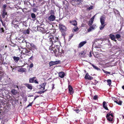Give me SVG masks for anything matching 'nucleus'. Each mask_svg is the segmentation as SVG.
<instances>
[{"instance_id":"nucleus-54","label":"nucleus","mask_w":124,"mask_h":124,"mask_svg":"<svg viewBox=\"0 0 124 124\" xmlns=\"http://www.w3.org/2000/svg\"><path fill=\"white\" fill-rule=\"evenodd\" d=\"M54 84H53L52 85V89H54Z\"/></svg>"},{"instance_id":"nucleus-57","label":"nucleus","mask_w":124,"mask_h":124,"mask_svg":"<svg viewBox=\"0 0 124 124\" xmlns=\"http://www.w3.org/2000/svg\"><path fill=\"white\" fill-rule=\"evenodd\" d=\"M39 97V96H38V95H37L35 97H34V100H35V99H36L37 98V97Z\"/></svg>"},{"instance_id":"nucleus-6","label":"nucleus","mask_w":124,"mask_h":124,"mask_svg":"<svg viewBox=\"0 0 124 124\" xmlns=\"http://www.w3.org/2000/svg\"><path fill=\"white\" fill-rule=\"evenodd\" d=\"M29 82L30 83H34L36 84H38V82L36 77H34L30 78L29 79Z\"/></svg>"},{"instance_id":"nucleus-49","label":"nucleus","mask_w":124,"mask_h":124,"mask_svg":"<svg viewBox=\"0 0 124 124\" xmlns=\"http://www.w3.org/2000/svg\"><path fill=\"white\" fill-rule=\"evenodd\" d=\"M33 64L32 63H31L30 65L29 66L30 67V68H32V67L33 66Z\"/></svg>"},{"instance_id":"nucleus-20","label":"nucleus","mask_w":124,"mask_h":124,"mask_svg":"<svg viewBox=\"0 0 124 124\" xmlns=\"http://www.w3.org/2000/svg\"><path fill=\"white\" fill-rule=\"evenodd\" d=\"M86 54L85 51V50H84L82 51L79 53V55L83 56V57H84Z\"/></svg>"},{"instance_id":"nucleus-64","label":"nucleus","mask_w":124,"mask_h":124,"mask_svg":"<svg viewBox=\"0 0 124 124\" xmlns=\"http://www.w3.org/2000/svg\"><path fill=\"white\" fill-rule=\"evenodd\" d=\"M1 80V77H0V81Z\"/></svg>"},{"instance_id":"nucleus-11","label":"nucleus","mask_w":124,"mask_h":124,"mask_svg":"<svg viewBox=\"0 0 124 124\" xmlns=\"http://www.w3.org/2000/svg\"><path fill=\"white\" fill-rule=\"evenodd\" d=\"M55 17L54 15H51L48 18V20L50 21H53L54 20Z\"/></svg>"},{"instance_id":"nucleus-18","label":"nucleus","mask_w":124,"mask_h":124,"mask_svg":"<svg viewBox=\"0 0 124 124\" xmlns=\"http://www.w3.org/2000/svg\"><path fill=\"white\" fill-rule=\"evenodd\" d=\"M109 37L111 39L115 41H116V37L114 35L112 34H110L109 35Z\"/></svg>"},{"instance_id":"nucleus-44","label":"nucleus","mask_w":124,"mask_h":124,"mask_svg":"<svg viewBox=\"0 0 124 124\" xmlns=\"http://www.w3.org/2000/svg\"><path fill=\"white\" fill-rule=\"evenodd\" d=\"M78 28L77 27H76V28H74L73 29V30H74V31H77V30H78Z\"/></svg>"},{"instance_id":"nucleus-41","label":"nucleus","mask_w":124,"mask_h":124,"mask_svg":"<svg viewBox=\"0 0 124 124\" xmlns=\"http://www.w3.org/2000/svg\"><path fill=\"white\" fill-rule=\"evenodd\" d=\"M4 29L3 28H1L0 29V32L1 33H4Z\"/></svg>"},{"instance_id":"nucleus-8","label":"nucleus","mask_w":124,"mask_h":124,"mask_svg":"<svg viewBox=\"0 0 124 124\" xmlns=\"http://www.w3.org/2000/svg\"><path fill=\"white\" fill-rule=\"evenodd\" d=\"M61 63V62L59 60L55 61H51L49 63V66L50 67H51L54 65L59 64H60Z\"/></svg>"},{"instance_id":"nucleus-5","label":"nucleus","mask_w":124,"mask_h":124,"mask_svg":"<svg viewBox=\"0 0 124 124\" xmlns=\"http://www.w3.org/2000/svg\"><path fill=\"white\" fill-rule=\"evenodd\" d=\"M106 117L107 120L108 121L112 122L113 121L114 116L112 114L110 115L109 114H107L106 115Z\"/></svg>"},{"instance_id":"nucleus-63","label":"nucleus","mask_w":124,"mask_h":124,"mask_svg":"<svg viewBox=\"0 0 124 124\" xmlns=\"http://www.w3.org/2000/svg\"><path fill=\"white\" fill-rule=\"evenodd\" d=\"M2 55L1 54H0V57H2Z\"/></svg>"},{"instance_id":"nucleus-9","label":"nucleus","mask_w":124,"mask_h":124,"mask_svg":"<svg viewBox=\"0 0 124 124\" xmlns=\"http://www.w3.org/2000/svg\"><path fill=\"white\" fill-rule=\"evenodd\" d=\"M69 92L70 94H72L74 93V91L73 88L70 85H69L68 86Z\"/></svg>"},{"instance_id":"nucleus-7","label":"nucleus","mask_w":124,"mask_h":124,"mask_svg":"<svg viewBox=\"0 0 124 124\" xmlns=\"http://www.w3.org/2000/svg\"><path fill=\"white\" fill-rule=\"evenodd\" d=\"M10 94L13 97H16V95L18 93V91L15 89H12L10 91Z\"/></svg>"},{"instance_id":"nucleus-12","label":"nucleus","mask_w":124,"mask_h":124,"mask_svg":"<svg viewBox=\"0 0 124 124\" xmlns=\"http://www.w3.org/2000/svg\"><path fill=\"white\" fill-rule=\"evenodd\" d=\"M46 84V83H44L43 84H42L39 85V88H39L40 89H41V90H44L45 89V86Z\"/></svg>"},{"instance_id":"nucleus-4","label":"nucleus","mask_w":124,"mask_h":124,"mask_svg":"<svg viewBox=\"0 0 124 124\" xmlns=\"http://www.w3.org/2000/svg\"><path fill=\"white\" fill-rule=\"evenodd\" d=\"M106 18L104 15H102L100 18V21L101 23V25L100 26L99 28L101 30L103 29L105 25V20Z\"/></svg>"},{"instance_id":"nucleus-50","label":"nucleus","mask_w":124,"mask_h":124,"mask_svg":"<svg viewBox=\"0 0 124 124\" xmlns=\"http://www.w3.org/2000/svg\"><path fill=\"white\" fill-rule=\"evenodd\" d=\"M87 9H88V10H90L91 9H93V7L92 6H90L87 8Z\"/></svg>"},{"instance_id":"nucleus-56","label":"nucleus","mask_w":124,"mask_h":124,"mask_svg":"<svg viewBox=\"0 0 124 124\" xmlns=\"http://www.w3.org/2000/svg\"><path fill=\"white\" fill-rule=\"evenodd\" d=\"M92 56V55L91 54V51H90V54L89 55V56L90 57H91Z\"/></svg>"},{"instance_id":"nucleus-39","label":"nucleus","mask_w":124,"mask_h":124,"mask_svg":"<svg viewBox=\"0 0 124 124\" xmlns=\"http://www.w3.org/2000/svg\"><path fill=\"white\" fill-rule=\"evenodd\" d=\"M33 101H32L30 103H29V104L27 106H26V108H27L30 106H32V104L33 103Z\"/></svg>"},{"instance_id":"nucleus-40","label":"nucleus","mask_w":124,"mask_h":124,"mask_svg":"<svg viewBox=\"0 0 124 124\" xmlns=\"http://www.w3.org/2000/svg\"><path fill=\"white\" fill-rule=\"evenodd\" d=\"M95 16H93L91 18V19H90V21H92V22H93V21H94V18Z\"/></svg>"},{"instance_id":"nucleus-28","label":"nucleus","mask_w":124,"mask_h":124,"mask_svg":"<svg viewBox=\"0 0 124 124\" xmlns=\"http://www.w3.org/2000/svg\"><path fill=\"white\" fill-rule=\"evenodd\" d=\"M30 32V31L28 29L26 30H24L23 31V33L25 34H29Z\"/></svg>"},{"instance_id":"nucleus-15","label":"nucleus","mask_w":124,"mask_h":124,"mask_svg":"<svg viewBox=\"0 0 124 124\" xmlns=\"http://www.w3.org/2000/svg\"><path fill=\"white\" fill-rule=\"evenodd\" d=\"M24 85L26 86L28 89L30 90H31L32 88V85L29 83H26L24 84Z\"/></svg>"},{"instance_id":"nucleus-46","label":"nucleus","mask_w":124,"mask_h":124,"mask_svg":"<svg viewBox=\"0 0 124 124\" xmlns=\"http://www.w3.org/2000/svg\"><path fill=\"white\" fill-rule=\"evenodd\" d=\"M95 25H94V24H93V25L91 26L90 27L91 28H92L93 29H94L95 28Z\"/></svg>"},{"instance_id":"nucleus-24","label":"nucleus","mask_w":124,"mask_h":124,"mask_svg":"<svg viewBox=\"0 0 124 124\" xmlns=\"http://www.w3.org/2000/svg\"><path fill=\"white\" fill-rule=\"evenodd\" d=\"M18 21L15 19H14L12 21V24L14 25H16L18 23Z\"/></svg>"},{"instance_id":"nucleus-27","label":"nucleus","mask_w":124,"mask_h":124,"mask_svg":"<svg viewBox=\"0 0 124 124\" xmlns=\"http://www.w3.org/2000/svg\"><path fill=\"white\" fill-rule=\"evenodd\" d=\"M91 65L92 66L93 68L97 70H100V69L98 68V67L96 66L95 65L93 64H92V63H90Z\"/></svg>"},{"instance_id":"nucleus-38","label":"nucleus","mask_w":124,"mask_h":124,"mask_svg":"<svg viewBox=\"0 0 124 124\" xmlns=\"http://www.w3.org/2000/svg\"><path fill=\"white\" fill-rule=\"evenodd\" d=\"M103 70V72L105 73L106 74H110V72H108L107 71H106L104 70Z\"/></svg>"},{"instance_id":"nucleus-17","label":"nucleus","mask_w":124,"mask_h":124,"mask_svg":"<svg viewBox=\"0 0 124 124\" xmlns=\"http://www.w3.org/2000/svg\"><path fill=\"white\" fill-rule=\"evenodd\" d=\"M58 75L60 77L62 78L64 77L65 74L64 72H61L59 73Z\"/></svg>"},{"instance_id":"nucleus-14","label":"nucleus","mask_w":124,"mask_h":124,"mask_svg":"<svg viewBox=\"0 0 124 124\" xmlns=\"http://www.w3.org/2000/svg\"><path fill=\"white\" fill-rule=\"evenodd\" d=\"M85 78L86 79L89 80H91L93 79V77H91V76H89L88 73L86 74L85 76Z\"/></svg>"},{"instance_id":"nucleus-55","label":"nucleus","mask_w":124,"mask_h":124,"mask_svg":"<svg viewBox=\"0 0 124 124\" xmlns=\"http://www.w3.org/2000/svg\"><path fill=\"white\" fill-rule=\"evenodd\" d=\"M33 58V56H32V55L29 58L30 60H32Z\"/></svg>"},{"instance_id":"nucleus-36","label":"nucleus","mask_w":124,"mask_h":124,"mask_svg":"<svg viewBox=\"0 0 124 124\" xmlns=\"http://www.w3.org/2000/svg\"><path fill=\"white\" fill-rule=\"evenodd\" d=\"M7 6V5L6 4L4 5L3 6V9L2 11L6 10V8Z\"/></svg>"},{"instance_id":"nucleus-51","label":"nucleus","mask_w":124,"mask_h":124,"mask_svg":"<svg viewBox=\"0 0 124 124\" xmlns=\"http://www.w3.org/2000/svg\"><path fill=\"white\" fill-rule=\"evenodd\" d=\"M22 43L25 42L26 44H27V42H26V40L25 39H23L22 42Z\"/></svg>"},{"instance_id":"nucleus-30","label":"nucleus","mask_w":124,"mask_h":124,"mask_svg":"<svg viewBox=\"0 0 124 124\" xmlns=\"http://www.w3.org/2000/svg\"><path fill=\"white\" fill-rule=\"evenodd\" d=\"M107 82L108 83V85L110 86L111 84V80L110 79H108L107 80Z\"/></svg>"},{"instance_id":"nucleus-16","label":"nucleus","mask_w":124,"mask_h":124,"mask_svg":"<svg viewBox=\"0 0 124 124\" xmlns=\"http://www.w3.org/2000/svg\"><path fill=\"white\" fill-rule=\"evenodd\" d=\"M103 107L105 109L108 110H109L107 107V105L105 101H104L103 103Z\"/></svg>"},{"instance_id":"nucleus-13","label":"nucleus","mask_w":124,"mask_h":124,"mask_svg":"<svg viewBox=\"0 0 124 124\" xmlns=\"http://www.w3.org/2000/svg\"><path fill=\"white\" fill-rule=\"evenodd\" d=\"M87 43V42L86 41H83L80 42L78 44V48H80L82 47L84 45Z\"/></svg>"},{"instance_id":"nucleus-29","label":"nucleus","mask_w":124,"mask_h":124,"mask_svg":"<svg viewBox=\"0 0 124 124\" xmlns=\"http://www.w3.org/2000/svg\"><path fill=\"white\" fill-rule=\"evenodd\" d=\"M66 3V7H65V9H68V1H64L63 3V4H65V3Z\"/></svg>"},{"instance_id":"nucleus-42","label":"nucleus","mask_w":124,"mask_h":124,"mask_svg":"<svg viewBox=\"0 0 124 124\" xmlns=\"http://www.w3.org/2000/svg\"><path fill=\"white\" fill-rule=\"evenodd\" d=\"M74 111H75L77 113H78L80 111V110L78 109H75L74 110Z\"/></svg>"},{"instance_id":"nucleus-53","label":"nucleus","mask_w":124,"mask_h":124,"mask_svg":"<svg viewBox=\"0 0 124 124\" xmlns=\"http://www.w3.org/2000/svg\"><path fill=\"white\" fill-rule=\"evenodd\" d=\"M37 93H38L41 94H42L41 91H38V92H37Z\"/></svg>"},{"instance_id":"nucleus-47","label":"nucleus","mask_w":124,"mask_h":124,"mask_svg":"<svg viewBox=\"0 0 124 124\" xmlns=\"http://www.w3.org/2000/svg\"><path fill=\"white\" fill-rule=\"evenodd\" d=\"M2 23V25L4 27H6V24L5 22H3Z\"/></svg>"},{"instance_id":"nucleus-10","label":"nucleus","mask_w":124,"mask_h":124,"mask_svg":"<svg viewBox=\"0 0 124 124\" xmlns=\"http://www.w3.org/2000/svg\"><path fill=\"white\" fill-rule=\"evenodd\" d=\"M42 25V24H40L39 26L38 25L37 26L38 31L40 32H43L44 30V28L41 27Z\"/></svg>"},{"instance_id":"nucleus-3","label":"nucleus","mask_w":124,"mask_h":124,"mask_svg":"<svg viewBox=\"0 0 124 124\" xmlns=\"http://www.w3.org/2000/svg\"><path fill=\"white\" fill-rule=\"evenodd\" d=\"M32 53V51L30 49H27L26 48H24L23 49L22 51V54H26L27 55H31Z\"/></svg>"},{"instance_id":"nucleus-48","label":"nucleus","mask_w":124,"mask_h":124,"mask_svg":"<svg viewBox=\"0 0 124 124\" xmlns=\"http://www.w3.org/2000/svg\"><path fill=\"white\" fill-rule=\"evenodd\" d=\"M50 14H52V15H54V11L53 10H51L50 12Z\"/></svg>"},{"instance_id":"nucleus-59","label":"nucleus","mask_w":124,"mask_h":124,"mask_svg":"<svg viewBox=\"0 0 124 124\" xmlns=\"http://www.w3.org/2000/svg\"><path fill=\"white\" fill-rule=\"evenodd\" d=\"M60 52L61 53V52ZM64 51L63 50H62V52H61V54L60 55H59L61 56V55L62 54V53H64Z\"/></svg>"},{"instance_id":"nucleus-22","label":"nucleus","mask_w":124,"mask_h":124,"mask_svg":"<svg viewBox=\"0 0 124 124\" xmlns=\"http://www.w3.org/2000/svg\"><path fill=\"white\" fill-rule=\"evenodd\" d=\"M26 70V69L23 68H19L18 70V71L19 72H25Z\"/></svg>"},{"instance_id":"nucleus-31","label":"nucleus","mask_w":124,"mask_h":124,"mask_svg":"<svg viewBox=\"0 0 124 124\" xmlns=\"http://www.w3.org/2000/svg\"><path fill=\"white\" fill-rule=\"evenodd\" d=\"M31 16L33 19H35L36 18V16L35 14L34 13H32L31 14Z\"/></svg>"},{"instance_id":"nucleus-21","label":"nucleus","mask_w":124,"mask_h":124,"mask_svg":"<svg viewBox=\"0 0 124 124\" xmlns=\"http://www.w3.org/2000/svg\"><path fill=\"white\" fill-rule=\"evenodd\" d=\"M70 23H71L72 25H73L74 26H76L77 24V21L75 20H74L71 21H70Z\"/></svg>"},{"instance_id":"nucleus-33","label":"nucleus","mask_w":124,"mask_h":124,"mask_svg":"<svg viewBox=\"0 0 124 124\" xmlns=\"http://www.w3.org/2000/svg\"><path fill=\"white\" fill-rule=\"evenodd\" d=\"M115 37L117 39H119L120 38L121 36L120 34H117L116 35Z\"/></svg>"},{"instance_id":"nucleus-1","label":"nucleus","mask_w":124,"mask_h":124,"mask_svg":"<svg viewBox=\"0 0 124 124\" xmlns=\"http://www.w3.org/2000/svg\"><path fill=\"white\" fill-rule=\"evenodd\" d=\"M48 38L47 44L50 46L49 50L51 53L55 55V56H59L61 54L59 52V47L60 42L59 41V39L57 37L52 35L48 36Z\"/></svg>"},{"instance_id":"nucleus-61","label":"nucleus","mask_w":124,"mask_h":124,"mask_svg":"<svg viewBox=\"0 0 124 124\" xmlns=\"http://www.w3.org/2000/svg\"><path fill=\"white\" fill-rule=\"evenodd\" d=\"M122 88L123 90H124V85L122 86Z\"/></svg>"},{"instance_id":"nucleus-26","label":"nucleus","mask_w":124,"mask_h":124,"mask_svg":"<svg viewBox=\"0 0 124 124\" xmlns=\"http://www.w3.org/2000/svg\"><path fill=\"white\" fill-rule=\"evenodd\" d=\"M114 102L116 103L119 105H122V101H119L118 100H117L116 101H115Z\"/></svg>"},{"instance_id":"nucleus-2","label":"nucleus","mask_w":124,"mask_h":124,"mask_svg":"<svg viewBox=\"0 0 124 124\" xmlns=\"http://www.w3.org/2000/svg\"><path fill=\"white\" fill-rule=\"evenodd\" d=\"M59 23V27L60 30L62 33V35H65L66 32L67 30V28L65 25L60 23Z\"/></svg>"},{"instance_id":"nucleus-45","label":"nucleus","mask_w":124,"mask_h":124,"mask_svg":"<svg viewBox=\"0 0 124 124\" xmlns=\"http://www.w3.org/2000/svg\"><path fill=\"white\" fill-rule=\"evenodd\" d=\"M93 29L92 28H91V27H89L87 31L88 32H90Z\"/></svg>"},{"instance_id":"nucleus-52","label":"nucleus","mask_w":124,"mask_h":124,"mask_svg":"<svg viewBox=\"0 0 124 124\" xmlns=\"http://www.w3.org/2000/svg\"><path fill=\"white\" fill-rule=\"evenodd\" d=\"M108 114H109L110 115L112 114V115H113V113H111V111H110L109 112Z\"/></svg>"},{"instance_id":"nucleus-35","label":"nucleus","mask_w":124,"mask_h":124,"mask_svg":"<svg viewBox=\"0 0 124 124\" xmlns=\"http://www.w3.org/2000/svg\"><path fill=\"white\" fill-rule=\"evenodd\" d=\"M93 99L94 100H96L98 99V96L97 95H94L93 97Z\"/></svg>"},{"instance_id":"nucleus-34","label":"nucleus","mask_w":124,"mask_h":124,"mask_svg":"<svg viewBox=\"0 0 124 124\" xmlns=\"http://www.w3.org/2000/svg\"><path fill=\"white\" fill-rule=\"evenodd\" d=\"M4 73L3 72L0 71V77H1V78L4 76Z\"/></svg>"},{"instance_id":"nucleus-58","label":"nucleus","mask_w":124,"mask_h":124,"mask_svg":"<svg viewBox=\"0 0 124 124\" xmlns=\"http://www.w3.org/2000/svg\"><path fill=\"white\" fill-rule=\"evenodd\" d=\"M46 91V90H45V91H41L42 93H44L45 91Z\"/></svg>"},{"instance_id":"nucleus-32","label":"nucleus","mask_w":124,"mask_h":124,"mask_svg":"<svg viewBox=\"0 0 124 124\" xmlns=\"http://www.w3.org/2000/svg\"><path fill=\"white\" fill-rule=\"evenodd\" d=\"M30 45L31 47L33 48H36V46L34 45L33 43H31L30 44Z\"/></svg>"},{"instance_id":"nucleus-43","label":"nucleus","mask_w":124,"mask_h":124,"mask_svg":"<svg viewBox=\"0 0 124 124\" xmlns=\"http://www.w3.org/2000/svg\"><path fill=\"white\" fill-rule=\"evenodd\" d=\"M74 34L73 33H72L70 35L69 37V39H71L73 36Z\"/></svg>"},{"instance_id":"nucleus-60","label":"nucleus","mask_w":124,"mask_h":124,"mask_svg":"<svg viewBox=\"0 0 124 124\" xmlns=\"http://www.w3.org/2000/svg\"><path fill=\"white\" fill-rule=\"evenodd\" d=\"M0 21L1 22V23L3 22L1 18L0 19Z\"/></svg>"},{"instance_id":"nucleus-62","label":"nucleus","mask_w":124,"mask_h":124,"mask_svg":"<svg viewBox=\"0 0 124 124\" xmlns=\"http://www.w3.org/2000/svg\"><path fill=\"white\" fill-rule=\"evenodd\" d=\"M16 88H17L18 89H19V87L18 86V85H16Z\"/></svg>"},{"instance_id":"nucleus-25","label":"nucleus","mask_w":124,"mask_h":124,"mask_svg":"<svg viewBox=\"0 0 124 124\" xmlns=\"http://www.w3.org/2000/svg\"><path fill=\"white\" fill-rule=\"evenodd\" d=\"M10 45L12 46L13 47H15L16 46H17L18 47V49H16V50H18V49L20 50V48L18 46H17L16 44H14L13 43L12 41H11V43L10 44Z\"/></svg>"},{"instance_id":"nucleus-19","label":"nucleus","mask_w":124,"mask_h":124,"mask_svg":"<svg viewBox=\"0 0 124 124\" xmlns=\"http://www.w3.org/2000/svg\"><path fill=\"white\" fill-rule=\"evenodd\" d=\"M7 12L6 10L2 11V16L3 18H4L6 15L7 16Z\"/></svg>"},{"instance_id":"nucleus-37","label":"nucleus","mask_w":124,"mask_h":124,"mask_svg":"<svg viewBox=\"0 0 124 124\" xmlns=\"http://www.w3.org/2000/svg\"><path fill=\"white\" fill-rule=\"evenodd\" d=\"M93 23V22H92L90 21L89 20V23H88V25L89 26H91Z\"/></svg>"},{"instance_id":"nucleus-23","label":"nucleus","mask_w":124,"mask_h":124,"mask_svg":"<svg viewBox=\"0 0 124 124\" xmlns=\"http://www.w3.org/2000/svg\"><path fill=\"white\" fill-rule=\"evenodd\" d=\"M13 59L16 62H17L20 59L19 57H16L15 56L13 57Z\"/></svg>"}]
</instances>
